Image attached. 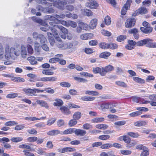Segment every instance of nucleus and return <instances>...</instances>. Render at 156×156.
Returning <instances> with one entry per match:
<instances>
[{
    "label": "nucleus",
    "mask_w": 156,
    "mask_h": 156,
    "mask_svg": "<svg viewBox=\"0 0 156 156\" xmlns=\"http://www.w3.org/2000/svg\"><path fill=\"white\" fill-rule=\"evenodd\" d=\"M5 58L7 59H9V57L14 59L15 56L18 57L20 55L22 58H25L27 55L26 47L23 45H21L20 47H11L10 49L9 45H6L5 47Z\"/></svg>",
    "instance_id": "f257e3e1"
},
{
    "label": "nucleus",
    "mask_w": 156,
    "mask_h": 156,
    "mask_svg": "<svg viewBox=\"0 0 156 156\" xmlns=\"http://www.w3.org/2000/svg\"><path fill=\"white\" fill-rule=\"evenodd\" d=\"M153 40L150 38H146L140 41L137 42L138 46H142L146 45L147 47L153 48H156V43L152 42Z\"/></svg>",
    "instance_id": "f03ea898"
},
{
    "label": "nucleus",
    "mask_w": 156,
    "mask_h": 156,
    "mask_svg": "<svg viewBox=\"0 0 156 156\" xmlns=\"http://www.w3.org/2000/svg\"><path fill=\"white\" fill-rule=\"evenodd\" d=\"M32 19L37 23L44 26L40 27V29L42 31L45 32L49 29L48 26L46 27L47 25V24L41 19L37 18L36 17H34L32 18Z\"/></svg>",
    "instance_id": "7ed1b4c3"
},
{
    "label": "nucleus",
    "mask_w": 156,
    "mask_h": 156,
    "mask_svg": "<svg viewBox=\"0 0 156 156\" xmlns=\"http://www.w3.org/2000/svg\"><path fill=\"white\" fill-rule=\"evenodd\" d=\"M113 69V67L111 65H108L104 68L102 67V71L100 73V75L102 76H105L107 73L110 72Z\"/></svg>",
    "instance_id": "20e7f679"
},
{
    "label": "nucleus",
    "mask_w": 156,
    "mask_h": 156,
    "mask_svg": "<svg viewBox=\"0 0 156 156\" xmlns=\"http://www.w3.org/2000/svg\"><path fill=\"white\" fill-rule=\"evenodd\" d=\"M56 22L53 21L49 22V25L51 26L48 27V28L51 30L52 33H54L55 34L58 35L56 29L58 28V25L56 24H57L56 23Z\"/></svg>",
    "instance_id": "39448f33"
},
{
    "label": "nucleus",
    "mask_w": 156,
    "mask_h": 156,
    "mask_svg": "<svg viewBox=\"0 0 156 156\" xmlns=\"http://www.w3.org/2000/svg\"><path fill=\"white\" fill-rule=\"evenodd\" d=\"M136 23V20L134 18L127 19L125 23V26L126 28H131L133 27Z\"/></svg>",
    "instance_id": "423d86ee"
},
{
    "label": "nucleus",
    "mask_w": 156,
    "mask_h": 156,
    "mask_svg": "<svg viewBox=\"0 0 156 156\" xmlns=\"http://www.w3.org/2000/svg\"><path fill=\"white\" fill-rule=\"evenodd\" d=\"M131 2V1L130 0H128L125 4L124 5L122 8L121 11V14L122 15H124L126 13L127 10L129 8L130 4Z\"/></svg>",
    "instance_id": "0eeeda50"
},
{
    "label": "nucleus",
    "mask_w": 156,
    "mask_h": 156,
    "mask_svg": "<svg viewBox=\"0 0 156 156\" xmlns=\"http://www.w3.org/2000/svg\"><path fill=\"white\" fill-rule=\"evenodd\" d=\"M112 107V104L109 102H104L102 103L98 108L101 110H103L109 108H111Z\"/></svg>",
    "instance_id": "6e6552de"
},
{
    "label": "nucleus",
    "mask_w": 156,
    "mask_h": 156,
    "mask_svg": "<svg viewBox=\"0 0 156 156\" xmlns=\"http://www.w3.org/2000/svg\"><path fill=\"white\" fill-rule=\"evenodd\" d=\"M35 89H32L30 88H24L23 89V91L25 92L28 95L30 96H36L37 94H35Z\"/></svg>",
    "instance_id": "1a4fd4ad"
},
{
    "label": "nucleus",
    "mask_w": 156,
    "mask_h": 156,
    "mask_svg": "<svg viewBox=\"0 0 156 156\" xmlns=\"http://www.w3.org/2000/svg\"><path fill=\"white\" fill-rule=\"evenodd\" d=\"M89 2L86 3V6L91 9H94L98 6L97 2L94 0H89Z\"/></svg>",
    "instance_id": "9d476101"
},
{
    "label": "nucleus",
    "mask_w": 156,
    "mask_h": 156,
    "mask_svg": "<svg viewBox=\"0 0 156 156\" xmlns=\"http://www.w3.org/2000/svg\"><path fill=\"white\" fill-rule=\"evenodd\" d=\"M57 78L55 76L50 77H43L36 80L37 81H41L42 82L52 81L53 82L56 81Z\"/></svg>",
    "instance_id": "9b49d317"
},
{
    "label": "nucleus",
    "mask_w": 156,
    "mask_h": 156,
    "mask_svg": "<svg viewBox=\"0 0 156 156\" xmlns=\"http://www.w3.org/2000/svg\"><path fill=\"white\" fill-rule=\"evenodd\" d=\"M3 51L2 52V53L1 51V60L2 62H1V63L3 64V63H4V64L6 65H9L11 64V62L9 61H5V59L6 60H9L10 58L9 59H7L5 58V57H4V56L3 55ZM11 58V57H9V58Z\"/></svg>",
    "instance_id": "f8f14e48"
},
{
    "label": "nucleus",
    "mask_w": 156,
    "mask_h": 156,
    "mask_svg": "<svg viewBox=\"0 0 156 156\" xmlns=\"http://www.w3.org/2000/svg\"><path fill=\"white\" fill-rule=\"evenodd\" d=\"M51 21H56V23H58V21H60V15L56 14H54L52 16H48V18Z\"/></svg>",
    "instance_id": "ddd939ff"
},
{
    "label": "nucleus",
    "mask_w": 156,
    "mask_h": 156,
    "mask_svg": "<svg viewBox=\"0 0 156 156\" xmlns=\"http://www.w3.org/2000/svg\"><path fill=\"white\" fill-rule=\"evenodd\" d=\"M153 28L151 27H141L140 30L142 32L145 34H149L151 33L153 30Z\"/></svg>",
    "instance_id": "4468645a"
},
{
    "label": "nucleus",
    "mask_w": 156,
    "mask_h": 156,
    "mask_svg": "<svg viewBox=\"0 0 156 156\" xmlns=\"http://www.w3.org/2000/svg\"><path fill=\"white\" fill-rule=\"evenodd\" d=\"M74 133L77 136H84L86 133V131L83 129H75Z\"/></svg>",
    "instance_id": "2eb2a0df"
},
{
    "label": "nucleus",
    "mask_w": 156,
    "mask_h": 156,
    "mask_svg": "<svg viewBox=\"0 0 156 156\" xmlns=\"http://www.w3.org/2000/svg\"><path fill=\"white\" fill-rule=\"evenodd\" d=\"M59 134H62V132L58 129L52 130L47 133V134L49 136H54Z\"/></svg>",
    "instance_id": "dca6fc26"
},
{
    "label": "nucleus",
    "mask_w": 156,
    "mask_h": 156,
    "mask_svg": "<svg viewBox=\"0 0 156 156\" xmlns=\"http://www.w3.org/2000/svg\"><path fill=\"white\" fill-rule=\"evenodd\" d=\"M37 104L40 105L41 106L45 107L46 108H48L49 106L47 103L45 101L41 100H37L36 101Z\"/></svg>",
    "instance_id": "f3484780"
},
{
    "label": "nucleus",
    "mask_w": 156,
    "mask_h": 156,
    "mask_svg": "<svg viewBox=\"0 0 156 156\" xmlns=\"http://www.w3.org/2000/svg\"><path fill=\"white\" fill-rule=\"evenodd\" d=\"M97 20L96 19H92L90 22L89 27L91 29H93L94 28L97 24Z\"/></svg>",
    "instance_id": "a211bd4d"
},
{
    "label": "nucleus",
    "mask_w": 156,
    "mask_h": 156,
    "mask_svg": "<svg viewBox=\"0 0 156 156\" xmlns=\"http://www.w3.org/2000/svg\"><path fill=\"white\" fill-rule=\"evenodd\" d=\"M30 63L32 65H36L37 63V62L36 60V58L33 56H31L27 58Z\"/></svg>",
    "instance_id": "6ab92c4d"
},
{
    "label": "nucleus",
    "mask_w": 156,
    "mask_h": 156,
    "mask_svg": "<svg viewBox=\"0 0 156 156\" xmlns=\"http://www.w3.org/2000/svg\"><path fill=\"white\" fill-rule=\"evenodd\" d=\"M83 14L88 16L93 15L92 12L90 10L87 9H84L81 10Z\"/></svg>",
    "instance_id": "aec40b11"
},
{
    "label": "nucleus",
    "mask_w": 156,
    "mask_h": 156,
    "mask_svg": "<svg viewBox=\"0 0 156 156\" xmlns=\"http://www.w3.org/2000/svg\"><path fill=\"white\" fill-rule=\"evenodd\" d=\"M60 110L63 113L66 115H68L70 113L69 109L67 107L62 106L60 108Z\"/></svg>",
    "instance_id": "412c9836"
},
{
    "label": "nucleus",
    "mask_w": 156,
    "mask_h": 156,
    "mask_svg": "<svg viewBox=\"0 0 156 156\" xmlns=\"http://www.w3.org/2000/svg\"><path fill=\"white\" fill-rule=\"evenodd\" d=\"M134 125L136 126L140 127L147 124V122L144 121H138L134 123Z\"/></svg>",
    "instance_id": "4be33fe9"
},
{
    "label": "nucleus",
    "mask_w": 156,
    "mask_h": 156,
    "mask_svg": "<svg viewBox=\"0 0 156 156\" xmlns=\"http://www.w3.org/2000/svg\"><path fill=\"white\" fill-rule=\"evenodd\" d=\"M119 139L120 140H123L125 143L127 144L130 143L131 140L130 138L126 135L121 136L119 137Z\"/></svg>",
    "instance_id": "5701e85b"
},
{
    "label": "nucleus",
    "mask_w": 156,
    "mask_h": 156,
    "mask_svg": "<svg viewBox=\"0 0 156 156\" xmlns=\"http://www.w3.org/2000/svg\"><path fill=\"white\" fill-rule=\"evenodd\" d=\"M75 129L74 128H69L64 130L63 132H62V135L64 134H71L73 133H74Z\"/></svg>",
    "instance_id": "b1692460"
},
{
    "label": "nucleus",
    "mask_w": 156,
    "mask_h": 156,
    "mask_svg": "<svg viewBox=\"0 0 156 156\" xmlns=\"http://www.w3.org/2000/svg\"><path fill=\"white\" fill-rule=\"evenodd\" d=\"M77 44V42L75 41L73 42H68L67 43H65V49H69L71 48L73 46V44Z\"/></svg>",
    "instance_id": "393cba45"
},
{
    "label": "nucleus",
    "mask_w": 156,
    "mask_h": 156,
    "mask_svg": "<svg viewBox=\"0 0 156 156\" xmlns=\"http://www.w3.org/2000/svg\"><path fill=\"white\" fill-rule=\"evenodd\" d=\"M19 147L20 148L23 149L25 148L29 150L30 151H34V149L31 148L30 146L26 144H23L20 145L19 146Z\"/></svg>",
    "instance_id": "a878e982"
},
{
    "label": "nucleus",
    "mask_w": 156,
    "mask_h": 156,
    "mask_svg": "<svg viewBox=\"0 0 156 156\" xmlns=\"http://www.w3.org/2000/svg\"><path fill=\"white\" fill-rule=\"evenodd\" d=\"M99 46L102 49H107L109 48V44L102 42L99 44Z\"/></svg>",
    "instance_id": "bb28decb"
},
{
    "label": "nucleus",
    "mask_w": 156,
    "mask_h": 156,
    "mask_svg": "<svg viewBox=\"0 0 156 156\" xmlns=\"http://www.w3.org/2000/svg\"><path fill=\"white\" fill-rule=\"evenodd\" d=\"M85 93L86 94L94 96H96L99 94V93L98 92L92 90H87L85 92Z\"/></svg>",
    "instance_id": "cd10ccee"
},
{
    "label": "nucleus",
    "mask_w": 156,
    "mask_h": 156,
    "mask_svg": "<svg viewBox=\"0 0 156 156\" xmlns=\"http://www.w3.org/2000/svg\"><path fill=\"white\" fill-rule=\"evenodd\" d=\"M55 102L53 103V105L55 106H60L62 105L63 104L62 101L58 99H56L55 100Z\"/></svg>",
    "instance_id": "c85d7f7f"
},
{
    "label": "nucleus",
    "mask_w": 156,
    "mask_h": 156,
    "mask_svg": "<svg viewBox=\"0 0 156 156\" xmlns=\"http://www.w3.org/2000/svg\"><path fill=\"white\" fill-rule=\"evenodd\" d=\"M96 127L99 129L105 130L107 129L108 126L107 125L105 124H98L96 126Z\"/></svg>",
    "instance_id": "c756f323"
},
{
    "label": "nucleus",
    "mask_w": 156,
    "mask_h": 156,
    "mask_svg": "<svg viewBox=\"0 0 156 156\" xmlns=\"http://www.w3.org/2000/svg\"><path fill=\"white\" fill-rule=\"evenodd\" d=\"M104 120V119L103 118L97 117L92 119L91 121L93 123H98L103 122Z\"/></svg>",
    "instance_id": "7c9ffc66"
},
{
    "label": "nucleus",
    "mask_w": 156,
    "mask_h": 156,
    "mask_svg": "<svg viewBox=\"0 0 156 156\" xmlns=\"http://www.w3.org/2000/svg\"><path fill=\"white\" fill-rule=\"evenodd\" d=\"M112 147V144L110 143H106L102 144L101 148L102 149H107Z\"/></svg>",
    "instance_id": "2f4dec72"
},
{
    "label": "nucleus",
    "mask_w": 156,
    "mask_h": 156,
    "mask_svg": "<svg viewBox=\"0 0 156 156\" xmlns=\"http://www.w3.org/2000/svg\"><path fill=\"white\" fill-rule=\"evenodd\" d=\"M126 122L125 121L122 120L116 122L114 123L115 127L117 128L119 126H122L126 124Z\"/></svg>",
    "instance_id": "473e14b6"
},
{
    "label": "nucleus",
    "mask_w": 156,
    "mask_h": 156,
    "mask_svg": "<svg viewBox=\"0 0 156 156\" xmlns=\"http://www.w3.org/2000/svg\"><path fill=\"white\" fill-rule=\"evenodd\" d=\"M81 117L80 112H77L74 113L73 115V118L75 120H79Z\"/></svg>",
    "instance_id": "72a5a7b5"
},
{
    "label": "nucleus",
    "mask_w": 156,
    "mask_h": 156,
    "mask_svg": "<svg viewBox=\"0 0 156 156\" xmlns=\"http://www.w3.org/2000/svg\"><path fill=\"white\" fill-rule=\"evenodd\" d=\"M12 80L14 82H23L25 81L24 79L19 77H13Z\"/></svg>",
    "instance_id": "f704fd0d"
},
{
    "label": "nucleus",
    "mask_w": 156,
    "mask_h": 156,
    "mask_svg": "<svg viewBox=\"0 0 156 156\" xmlns=\"http://www.w3.org/2000/svg\"><path fill=\"white\" fill-rule=\"evenodd\" d=\"M81 99L83 101H91L94 100L95 99V98L93 97L84 96L82 97Z\"/></svg>",
    "instance_id": "c9c22d12"
},
{
    "label": "nucleus",
    "mask_w": 156,
    "mask_h": 156,
    "mask_svg": "<svg viewBox=\"0 0 156 156\" xmlns=\"http://www.w3.org/2000/svg\"><path fill=\"white\" fill-rule=\"evenodd\" d=\"M137 12V14L138 13V12L139 14H144L147 12V9L146 8L144 7H142L139 8L138 9V10L136 11Z\"/></svg>",
    "instance_id": "e433bc0d"
},
{
    "label": "nucleus",
    "mask_w": 156,
    "mask_h": 156,
    "mask_svg": "<svg viewBox=\"0 0 156 156\" xmlns=\"http://www.w3.org/2000/svg\"><path fill=\"white\" fill-rule=\"evenodd\" d=\"M111 55V53L108 52H104L101 53L100 55V57L101 58H106Z\"/></svg>",
    "instance_id": "4c0bfd02"
},
{
    "label": "nucleus",
    "mask_w": 156,
    "mask_h": 156,
    "mask_svg": "<svg viewBox=\"0 0 156 156\" xmlns=\"http://www.w3.org/2000/svg\"><path fill=\"white\" fill-rule=\"evenodd\" d=\"M110 137V136L108 135H102L100 136L98 138L101 140H105L109 139Z\"/></svg>",
    "instance_id": "58836bf2"
},
{
    "label": "nucleus",
    "mask_w": 156,
    "mask_h": 156,
    "mask_svg": "<svg viewBox=\"0 0 156 156\" xmlns=\"http://www.w3.org/2000/svg\"><path fill=\"white\" fill-rule=\"evenodd\" d=\"M23 140V138L21 137H13L11 139V140L15 143H17L21 142Z\"/></svg>",
    "instance_id": "ea45409f"
},
{
    "label": "nucleus",
    "mask_w": 156,
    "mask_h": 156,
    "mask_svg": "<svg viewBox=\"0 0 156 156\" xmlns=\"http://www.w3.org/2000/svg\"><path fill=\"white\" fill-rule=\"evenodd\" d=\"M79 24L82 29L85 30H87L88 29V26L87 23L83 22H80Z\"/></svg>",
    "instance_id": "a19ab883"
},
{
    "label": "nucleus",
    "mask_w": 156,
    "mask_h": 156,
    "mask_svg": "<svg viewBox=\"0 0 156 156\" xmlns=\"http://www.w3.org/2000/svg\"><path fill=\"white\" fill-rule=\"evenodd\" d=\"M60 85L62 87L67 88H69L71 86V84L69 83L66 81L61 82L60 83Z\"/></svg>",
    "instance_id": "79ce46f5"
},
{
    "label": "nucleus",
    "mask_w": 156,
    "mask_h": 156,
    "mask_svg": "<svg viewBox=\"0 0 156 156\" xmlns=\"http://www.w3.org/2000/svg\"><path fill=\"white\" fill-rule=\"evenodd\" d=\"M42 73L43 74L47 75H52L54 73V72L52 71H51L49 69H45L42 71Z\"/></svg>",
    "instance_id": "37998d69"
},
{
    "label": "nucleus",
    "mask_w": 156,
    "mask_h": 156,
    "mask_svg": "<svg viewBox=\"0 0 156 156\" xmlns=\"http://www.w3.org/2000/svg\"><path fill=\"white\" fill-rule=\"evenodd\" d=\"M127 134L133 138H137L140 136L138 133L129 132L127 133Z\"/></svg>",
    "instance_id": "c03bdc74"
},
{
    "label": "nucleus",
    "mask_w": 156,
    "mask_h": 156,
    "mask_svg": "<svg viewBox=\"0 0 156 156\" xmlns=\"http://www.w3.org/2000/svg\"><path fill=\"white\" fill-rule=\"evenodd\" d=\"M18 94L17 93H14L9 94L6 95V97L8 98H14L18 97Z\"/></svg>",
    "instance_id": "a18cd8bd"
},
{
    "label": "nucleus",
    "mask_w": 156,
    "mask_h": 156,
    "mask_svg": "<svg viewBox=\"0 0 156 156\" xmlns=\"http://www.w3.org/2000/svg\"><path fill=\"white\" fill-rule=\"evenodd\" d=\"M26 48H27L28 52L31 55L32 54L34 53V50L32 47L29 44L26 45Z\"/></svg>",
    "instance_id": "49530a36"
},
{
    "label": "nucleus",
    "mask_w": 156,
    "mask_h": 156,
    "mask_svg": "<svg viewBox=\"0 0 156 156\" xmlns=\"http://www.w3.org/2000/svg\"><path fill=\"white\" fill-rule=\"evenodd\" d=\"M57 46L59 48H61L62 49H65V43L62 42L56 43Z\"/></svg>",
    "instance_id": "de8ad7c7"
},
{
    "label": "nucleus",
    "mask_w": 156,
    "mask_h": 156,
    "mask_svg": "<svg viewBox=\"0 0 156 156\" xmlns=\"http://www.w3.org/2000/svg\"><path fill=\"white\" fill-rule=\"evenodd\" d=\"M39 37L40 38V41L41 44L44 43L47 41L45 37L42 34H39Z\"/></svg>",
    "instance_id": "09e8293b"
},
{
    "label": "nucleus",
    "mask_w": 156,
    "mask_h": 156,
    "mask_svg": "<svg viewBox=\"0 0 156 156\" xmlns=\"http://www.w3.org/2000/svg\"><path fill=\"white\" fill-rule=\"evenodd\" d=\"M115 83L117 85L121 87H127V84L123 82L118 81L115 82Z\"/></svg>",
    "instance_id": "8fccbe9b"
},
{
    "label": "nucleus",
    "mask_w": 156,
    "mask_h": 156,
    "mask_svg": "<svg viewBox=\"0 0 156 156\" xmlns=\"http://www.w3.org/2000/svg\"><path fill=\"white\" fill-rule=\"evenodd\" d=\"M133 80L135 82L138 83H144V80L140 78L136 77H133Z\"/></svg>",
    "instance_id": "3c124183"
},
{
    "label": "nucleus",
    "mask_w": 156,
    "mask_h": 156,
    "mask_svg": "<svg viewBox=\"0 0 156 156\" xmlns=\"http://www.w3.org/2000/svg\"><path fill=\"white\" fill-rule=\"evenodd\" d=\"M74 79L79 82L85 83L87 81V80L82 78L75 77Z\"/></svg>",
    "instance_id": "603ef678"
},
{
    "label": "nucleus",
    "mask_w": 156,
    "mask_h": 156,
    "mask_svg": "<svg viewBox=\"0 0 156 156\" xmlns=\"http://www.w3.org/2000/svg\"><path fill=\"white\" fill-rule=\"evenodd\" d=\"M17 123L14 121H10L6 122L5 125L7 126H10L17 124Z\"/></svg>",
    "instance_id": "864d4df0"
},
{
    "label": "nucleus",
    "mask_w": 156,
    "mask_h": 156,
    "mask_svg": "<svg viewBox=\"0 0 156 156\" xmlns=\"http://www.w3.org/2000/svg\"><path fill=\"white\" fill-rule=\"evenodd\" d=\"M120 153L124 155H128L131 154L132 151L129 150H122L120 151Z\"/></svg>",
    "instance_id": "5fc2aeb1"
},
{
    "label": "nucleus",
    "mask_w": 156,
    "mask_h": 156,
    "mask_svg": "<svg viewBox=\"0 0 156 156\" xmlns=\"http://www.w3.org/2000/svg\"><path fill=\"white\" fill-rule=\"evenodd\" d=\"M105 22L106 25L110 24L111 20V18L108 16H107L105 18Z\"/></svg>",
    "instance_id": "6e6d98bb"
},
{
    "label": "nucleus",
    "mask_w": 156,
    "mask_h": 156,
    "mask_svg": "<svg viewBox=\"0 0 156 156\" xmlns=\"http://www.w3.org/2000/svg\"><path fill=\"white\" fill-rule=\"evenodd\" d=\"M27 132L31 135H36L37 133V131L34 128L27 130Z\"/></svg>",
    "instance_id": "4d7b16f0"
},
{
    "label": "nucleus",
    "mask_w": 156,
    "mask_h": 156,
    "mask_svg": "<svg viewBox=\"0 0 156 156\" xmlns=\"http://www.w3.org/2000/svg\"><path fill=\"white\" fill-rule=\"evenodd\" d=\"M142 114V112L139 111H136L132 112L129 114V115L131 117H135L139 115Z\"/></svg>",
    "instance_id": "13d9d810"
},
{
    "label": "nucleus",
    "mask_w": 156,
    "mask_h": 156,
    "mask_svg": "<svg viewBox=\"0 0 156 156\" xmlns=\"http://www.w3.org/2000/svg\"><path fill=\"white\" fill-rule=\"evenodd\" d=\"M60 59L58 58H50L49 61V63H55L57 62H59Z\"/></svg>",
    "instance_id": "bf43d9fd"
},
{
    "label": "nucleus",
    "mask_w": 156,
    "mask_h": 156,
    "mask_svg": "<svg viewBox=\"0 0 156 156\" xmlns=\"http://www.w3.org/2000/svg\"><path fill=\"white\" fill-rule=\"evenodd\" d=\"M56 119L55 118H53L49 119L47 121V125L50 126L53 124L56 121Z\"/></svg>",
    "instance_id": "052dcab7"
},
{
    "label": "nucleus",
    "mask_w": 156,
    "mask_h": 156,
    "mask_svg": "<svg viewBox=\"0 0 156 156\" xmlns=\"http://www.w3.org/2000/svg\"><path fill=\"white\" fill-rule=\"evenodd\" d=\"M91 34H85L81 35L80 38L82 40H86L88 39Z\"/></svg>",
    "instance_id": "680f3d73"
},
{
    "label": "nucleus",
    "mask_w": 156,
    "mask_h": 156,
    "mask_svg": "<svg viewBox=\"0 0 156 156\" xmlns=\"http://www.w3.org/2000/svg\"><path fill=\"white\" fill-rule=\"evenodd\" d=\"M58 28L60 29L63 33L68 34V33L67 30L62 26H58Z\"/></svg>",
    "instance_id": "e2e57ef3"
},
{
    "label": "nucleus",
    "mask_w": 156,
    "mask_h": 156,
    "mask_svg": "<svg viewBox=\"0 0 156 156\" xmlns=\"http://www.w3.org/2000/svg\"><path fill=\"white\" fill-rule=\"evenodd\" d=\"M102 71V67L101 68L96 67L93 68V72L95 73H99L100 74V73Z\"/></svg>",
    "instance_id": "0e129e2a"
},
{
    "label": "nucleus",
    "mask_w": 156,
    "mask_h": 156,
    "mask_svg": "<svg viewBox=\"0 0 156 156\" xmlns=\"http://www.w3.org/2000/svg\"><path fill=\"white\" fill-rule=\"evenodd\" d=\"M69 26L73 28H75L77 26V23L75 22L69 21H68V27Z\"/></svg>",
    "instance_id": "69168bd1"
},
{
    "label": "nucleus",
    "mask_w": 156,
    "mask_h": 156,
    "mask_svg": "<svg viewBox=\"0 0 156 156\" xmlns=\"http://www.w3.org/2000/svg\"><path fill=\"white\" fill-rule=\"evenodd\" d=\"M77 122L76 120L74 119H71L69 122V125L70 126H72L76 124Z\"/></svg>",
    "instance_id": "338daca9"
},
{
    "label": "nucleus",
    "mask_w": 156,
    "mask_h": 156,
    "mask_svg": "<svg viewBox=\"0 0 156 156\" xmlns=\"http://www.w3.org/2000/svg\"><path fill=\"white\" fill-rule=\"evenodd\" d=\"M23 151L24 153V154L26 156H35L33 154L30 152L28 150H24Z\"/></svg>",
    "instance_id": "774afa93"
}]
</instances>
